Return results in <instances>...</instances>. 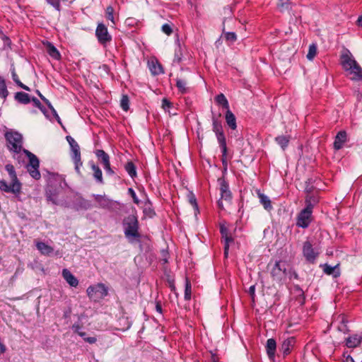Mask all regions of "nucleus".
Returning a JSON list of instances; mask_svg holds the SVG:
<instances>
[{"label": "nucleus", "mask_w": 362, "mask_h": 362, "mask_svg": "<svg viewBox=\"0 0 362 362\" xmlns=\"http://www.w3.org/2000/svg\"><path fill=\"white\" fill-rule=\"evenodd\" d=\"M124 235L127 238H135L139 236L138 233L139 224L137 218L130 215L124 220Z\"/></svg>", "instance_id": "f257e3e1"}, {"label": "nucleus", "mask_w": 362, "mask_h": 362, "mask_svg": "<svg viewBox=\"0 0 362 362\" xmlns=\"http://www.w3.org/2000/svg\"><path fill=\"white\" fill-rule=\"evenodd\" d=\"M86 293L90 299L98 301L107 296L108 290L105 284L100 283L88 286L86 289Z\"/></svg>", "instance_id": "f03ea898"}, {"label": "nucleus", "mask_w": 362, "mask_h": 362, "mask_svg": "<svg viewBox=\"0 0 362 362\" xmlns=\"http://www.w3.org/2000/svg\"><path fill=\"white\" fill-rule=\"evenodd\" d=\"M10 151L19 153L22 148V136L18 132H7L5 135Z\"/></svg>", "instance_id": "7ed1b4c3"}, {"label": "nucleus", "mask_w": 362, "mask_h": 362, "mask_svg": "<svg viewBox=\"0 0 362 362\" xmlns=\"http://www.w3.org/2000/svg\"><path fill=\"white\" fill-rule=\"evenodd\" d=\"M66 140L69 144L71 149V157L75 164V169L77 173H80V167L82 165L81 159L80 147L78 143L71 136H66Z\"/></svg>", "instance_id": "20e7f679"}, {"label": "nucleus", "mask_w": 362, "mask_h": 362, "mask_svg": "<svg viewBox=\"0 0 362 362\" xmlns=\"http://www.w3.org/2000/svg\"><path fill=\"white\" fill-rule=\"evenodd\" d=\"M288 264L284 261H277L271 269V275L276 281H281L286 278Z\"/></svg>", "instance_id": "39448f33"}, {"label": "nucleus", "mask_w": 362, "mask_h": 362, "mask_svg": "<svg viewBox=\"0 0 362 362\" xmlns=\"http://www.w3.org/2000/svg\"><path fill=\"white\" fill-rule=\"evenodd\" d=\"M24 152L29 158V163L27 165V170L29 172L32 177L35 180L40 178V173L39 172V160L33 153H30L27 150H24Z\"/></svg>", "instance_id": "423d86ee"}, {"label": "nucleus", "mask_w": 362, "mask_h": 362, "mask_svg": "<svg viewBox=\"0 0 362 362\" xmlns=\"http://www.w3.org/2000/svg\"><path fill=\"white\" fill-rule=\"evenodd\" d=\"M312 213L313 211L310 210V206L303 209L297 217L296 225L303 228L308 227L312 220Z\"/></svg>", "instance_id": "0eeeda50"}, {"label": "nucleus", "mask_w": 362, "mask_h": 362, "mask_svg": "<svg viewBox=\"0 0 362 362\" xmlns=\"http://www.w3.org/2000/svg\"><path fill=\"white\" fill-rule=\"evenodd\" d=\"M303 254L305 259L310 263H315L319 252L315 251L309 241H305L303 245Z\"/></svg>", "instance_id": "6e6552de"}, {"label": "nucleus", "mask_w": 362, "mask_h": 362, "mask_svg": "<svg viewBox=\"0 0 362 362\" xmlns=\"http://www.w3.org/2000/svg\"><path fill=\"white\" fill-rule=\"evenodd\" d=\"M11 184H8L4 180L0 181V189L6 192H11L18 195L21 190V184L18 180H11Z\"/></svg>", "instance_id": "1a4fd4ad"}, {"label": "nucleus", "mask_w": 362, "mask_h": 362, "mask_svg": "<svg viewBox=\"0 0 362 362\" xmlns=\"http://www.w3.org/2000/svg\"><path fill=\"white\" fill-rule=\"evenodd\" d=\"M95 35L98 41L103 45H105L107 42H110L112 40L111 35L109 34L107 27L103 23H99L98 25L95 30Z\"/></svg>", "instance_id": "9d476101"}, {"label": "nucleus", "mask_w": 362, "mask_h": 362, "mask_svg": "<svg viewBox=\"0 0 362 362\" xmlns=\"http://www.w3.org/2000/svg\"><path fill=\"white\" fill-rule=\"evenodd\" d=\"M95 155L103 163L104 169L106 170L107 173L112 175L114 171L110 167L109 156L103 150H97Z\"/></svg>", "instance_id": "9b49d317"}, {"label": "nucleus", "mask_w": 362, "mask_h": 362, "mask_svg": "<svg viewBox=\"0 0 362 362\" xmlns=\"http://www.w3.org/2000/svg\"><path fill=\"white\" fill-rule=\"evenodd\" d=\"M341 64L345 71H348L352 66L355 65L357 62L353 57L351 53L349 50H346L341 56Z\"/></svg>", "instance_id": "f8f14e48"}, {"label": "nucleus", "mask_w": 362, "mask_h": 362, "mask_svg": "<svg viewBox=\"0 0 362 362\" xmlns=\"http://www.w3.org/2000/svg\"><path fill=\"white\" fill-rule=\"evenodd\" d=\"M362 342L361 334H353L345 339V344L348 348H356Z\"/></svg>", "instance_id": "ddd939ff"}, {"label": "nucleus", "mask_w": 362, "mask_h": 362, "mask_svg": "<svg viewBox=\"0 0 362 362\" xmlns=\"http://www.w3.org/2000/svg\"><path fill=\"white\" fill-rule=\"evenodd\" d=\"M220 231L222 238L224 239V255L226 257L228 254L229 245L233 242V239L228 235L227 228L223 226H221Z\"/></svg>", "instance_id": "4468645a"}, {"label": "nucleus", "mask_w": 362, "mask_h": 362, "mask_svg": "<svg viewBox=\"0 0 362 362\" xmlns=\"http://www.w3.org/2000/svg\"><path fill=\"white\" fill-rule=\"evenodd\" d=\"M276 349V341L271 338L267 341L266 350L268 357L270 360L274 361L275 358V353Z\"/></svg>", "instance_id": "2eb2a0df"}, {"label": "nucleus", "mask_w": 362, "mask_h": 362, "mask_svg": "<svg viewBox=\"0 0 362 362\" xmlns=\"http://www.w3.org/2000/svg\"><path fill=\"white\" fill-rule=\"evenodd\" d=\"M347 71H349V74L351 75V79L352 81L362 80V69L357 62L355 63V65L352 66Z\"/></svg>", "instance_id": "dca6fc26"}, {"label": "nucleus", "mask_w": 362, "mask_h": 362, "mask_svg": "<svg viewBox=\"0 0 362 362\" xmlns=\"http://www.w3.org/2000/svg\"><path fill=\"white\" fill-rule=\"evenodd\" d=\"M62 276L71 286L76 287L78 286V279L67 269H64L62 270Z\"/></svg>", "instance_id": "f3484780"}, {"label": "nucleus", "mask_w": 362, "mask_h": 362, "mask_svg": "<svg viewBox=\"0 0 362 362\" xmlns=\"http://www.w3.org/2000/svg\"><path fill=\"white\" fill-rule=\"evenodd\" d=\"M347 134L345 131H340L336 136L334 142V147L337 150L342 148L344 144L346 141Z\"/></svg>", "instance_id": "a211bd4d"}, {"label": "nucleus", "mask_w": 362, "mask_h": 362, "mask_svg": "<svg viewBox=\"0 0 362 362\" xmlns=\"http://www.w3.org/2000/svg\"><path fill=\"white\" fill-rule=\"evenodd\" d=\"M295 341L296 340L293 337L288 338L283 341L280 350L284 355H288L290 353L291 348L294 346Z\"/></svg>", "instance_id": "6ab92c4d"}, {"label": "nucleus", "mask_w": 362, "mask_h": 362, "mask_svg": "<svg viewBox=\"0 0 362 362\" xmlns=\"http://www.w3.org/2000/svg\"><path fill=\"white\" fill-rule=\"evenodd\" d=\"M36 247L37 249L40 252V253L43 255H50L53 251L54 249L50 245H48L45 243L43 242H37L36 243Z\"/></svg>", "instance_id": "aec40b11"}, {"label": "nucleus", "mask_w": 362, "mask_h": 362, "mask_svg": "<svg viewBox=\"0 0 362 362\" xmlns=\"http://www.w3.org/2000/svg\"><path fill=\"white\" fill-rule=\"evenodd\" d=\"M95 200L98 205L103 208H110L112 206V201L105 196L95 195Z\"/></svg>", "instance_id": "412c9836"}, {"label": "nucleus", "mask_w": 362, "mask_h": 362, "mask_svg": "<svg viewBox=\"0 0 362 362\" xmlns=\"http://www.w3.org/2000/svg\"><path fill=\"white\" fill-rule=\"evenodd\" d=\"M149 70L151 74L153 75H158L163 73V69L161 65L157 62L154 60L149 61L148 63Z\"/></svg>", "instance_id": "4be33fe9"}, {"label": "nucleus", "mask_w": 362, "mask_h": 362, "mask_svg": "<svg viewBox=\"0 0 362 362\" xmlns=\"http://www.w3.org/2000/svg\"><path fill=\"white\" fill-rule=\"evenodd\" d=\"M226 121L227 124L232 129H235L237 127L236 118L234 114L230 110H226Z\"/></svg>", "instance_id": "5701e85b"}, {"label": "nucleus", "mask_w": 362, "mask_h": 362, "mask_svg": "<svg viewBox=\"0 0 362 362\" xmlns=\"http://www.w3.org/2000/svg\"><path fill=\"white\" fill-rule=\"evenodd\" d=\"M220 147L221 148L222 156L225 157L227 153L226 141L223 133L216 134Z\"/></svg>", "instance_id": "b1692460"}, {"label": "nucleus", "mask_w": 362, "mask_h": 362, "mask_svg": "<svg viewBox=\"0 0 362 362\" xmlns=\"http://www.w3.org/2000/svg\"><path fill=\"white\" fill-rule=\"evenodd\" d=\"M338 265L330 266L327 264L323 265V271L328 275H333L334 277L339 276V272L337 270Z\"/></svg>", "instance_id": "393cba45"}, {"label": "nucleus", "mask_w": 362, "mask_h": 362, "mask_svg": "<svg viewBox=\"0 0 362 362\" xmlns=\"http://www.w3.org/2000/svg\"><path fill=\"white\" fill-rule=\"evenodd\" d=\"M15 99L23 104H28L30 101L29 95L23 92L16 93L15 95Z\"/></svg>", "instance_id": "a878e982"}, {"label": "nucleus", "mask_w": 362, "mask_h": 362, "mask_svg": "<svg viewBox=\"0 0 362 362\" xmlns=\"http://www.w3.org/2000/svg\"><path fill=\"white\" fill-rule=\"evenodd\" d=\"M91 168L93 171V176L96 181L99 183H103V173L100 168L95 165L94 163H91Z\"/></svg>", "instance_id": "bb28decb"}, {"label": "nucleus", "mask_w": 362, "mask_h": 362, "mask_svg": "<svg viewBox=\"0 0 362 362\" xmlns=\"http://www.w3.org/2000/svg\"><path fill=\"white\" fill-rule=\"evenodd\" d=\"M215 100L218 105H222L226 110H230L228 100L223 93L218 95L216 97Z\"/></svg>", "instance_id": "cd10ccee"}, {"label": "nucleus", "mask_w": 362, "mask_h": 362, "mask_svg": "<svg viewBox=\"0 0 362 362\" xmlns=\"http://www.w3.org/2000/svg\"><path fill=\"white\" fill-rule=\"evenodd\" d=\"M277 144L284 150L288 144L289 138L286 136H279L275 139Z\"/></svg>", "instance_id": "c85d7f7f"}, {"label": "nucleus", "mask_w": 362, "mask_h": 362, "mask_svg": "<svg viewBox=\"0 0 362 362\" xmlns=\"http://www.w3.org/2000/svg\"><path fill=\"white\" fill-rule=\"evenodd\" d=\"M8 95L4 79L0 76V97L5 99Z\"/></svg>", "instance_id": "c756f323"}, {"label": "nucleus", "mask_w": 362, "mask_h": 362, "mask_svg": "<svg viewBox=\"0 0 362 362\" xmlns=\"http://www.w3.org/2000/svg\"><path fill=\"white\" fill-rule=\"evenodd\" d=\"M259 197L261 204L264 206L265 209L269 210L272 209L271 201L268 197H267L266 195H264L263 194H260L259 195Z\"/></svg>", "instance_id": "7c9ffc66"}, {"label": "nucleus", "mask_w": 362, "mask_h": 362, "mask_svg": "<svg viewBox=\"0 0 362 362\" xmlns=\"http://www.w3.org/2000/svg\"><path fill=\"white\" fill-rule=\"evenodd\" d=\"M187 83L185 80L181 79V78H177L176 80V86L179 90L184 93H186L187 90Z\"/></svg>", "instance_id": "2f4dec72"}, {"label": "nucleus", "mask_w": 362, "mask_h": 362, "mask_svg": "<svg viewBox=\"0 0 362 362\" xmlns=\"http://www.w3.org/2000/svg\"><path fill=\"white\" fill-rule=\"evenodd\" d=\"M125 170L131 177H134L136 175V167L133 163L129 162L125 165Z\"/></svg>", "instance_id": "473e14b6"}, {"label": "nucleus", "mask_w": 362, "mask_h": 362, "mask_svg": "<svg viewBox=\"0 0 362 362\" xmlns=\"http://www.w3.org/2000/svg\"><path fill=\"white\" fill-rule=\"evenodd\" d=\"M339 320L340 321L341 325L338 326V330L346 333L348 332V328L346 326L347 320H346L344 316H339Z\"/></svg>", "instance_id": "72a5a7b5"}, {"label": "nucleus", "mask_w": 362, "mask_h": 362, "mask_svg": "<svg viewBox=\"0 0 362 362\" xmlns=\"http://www.w3.org/2000/svg\"><path fill=\"white\" fill-rule=\"evenodd\" d=\"M317 46L315 44H312L309 46L308 52L307 54V58L308 60H313L317 54Z\"/></svg>", "instance_id": "f704fd0d"}, {"label": "nucleus", "mask_w": 362, "mask_h": 362, "mask_svg": "<svg viewBox=\"0 0 362 362\" xmlns=\"http://www.w3.org/2000/svg\"><path fill=\"white\" fill-rule=\"evenodd\" d=\"M213 131L216 134L223 133L221 122L215 118L213 119Z\"/></svg>", "instance_id": "c9c22d12"}, {"label": "nucleus", "mask_w": 362, "mask_h": 362, "mask_svg": "<svg viewBox=\"0 0 362 362\" xmlns=\"http://www.w3.org/2000/svg\"><path fill=\"white\" fill-rule=\"evenodd\" d=\"M47 52L54 59H57L60 57V54H59L58 50L51 44H49L47 47Z\"/></svg>", "instance_id": "e433bc0d"}, {"label": "nucleus", "mask_w": 362, "mask_h": 362, "mask_svg": "<svg viewBox=\"0 0 362 362\" xmlns=\"http://www.w3.org/2000/svg\"><path fill=\"white\" fill-rule=\"evenodd\" d=\"M317 203V199L314 196H308L305 199V208H308L310 204V210L313 211V206Z\"/></svg>", "instance_id": "4c0bfd02"}, {"label": "nucleus", "mask_w": 362, "mask_h": 362, "mask_svg": "<svg viewBox=\"0 0 362 362\" xmlns=\"http://www.w3.org/2000/svg\"><path fill=\"white\" fill-rule=\"evenodd\" d=\"M120 106L124 111H127L129 109V100L127 95H122L120 100Z\"/></svg>", "instance_id": "58836bf2"}, {"label": "nucleus", "mask_w": 362, "mask_h": 362, "mask_svg": "<svg viewBox=\"0 0 362 362\" xmlns=\"http://www.w3.org/2000/svg\"><path fill=\"white\" fill-rule=\"evenodd\" d=\"M6 170H7V172L8 173V174L10 175L11 180H13V181L18 180L17 178L14 168L12 165H10V164L6 165Z\"/></svg>", "instance_id": "ea45409f"}, {"label": "nucleus", "mask_w": 362, "mask_h": 362, "mask_svg": "<svg viewBox=\"0 0 362 362\" xmlns=\"http://www.w3.org/2000/svg\"><path fill=\"white\" fill-rule=\"evenodd\" d=\"M40 98L47 105L49 108L52 110V113L55 116V117L57 119L58 122H60V118H59V115H57L56 110H54V108L53 107V106L50 103V102L46 98H45L42 95H40Z\"/></svg>", "instance_id": "a19ab883"}, {"label": "nucleus", "mask_w": 362, "mask_h": 362, "mask_svg": "<svg viewBox=\"0 0 362 362\" xmlns=\"http://www.w3.org/2000/svg\"><path fill=\"white\" fill-rule=\"evenodd\" d=\"M12 78H13V80L15 81V83L19 87L22 88L23 89H24L25 90H30L29 87H28L27 86L24 85L23 83L21 82V81L19 80L17 74L15 73V71L12 72Z\"/></svg>", "instance_id": "79ce46f5"}, {"label": "nucleus", "mask_w": 362, "mask_h": 362, "mask_svg": "<svg viewBox=\"0 0 362 362\" xmlns=\"http://www.w3.org/2000/svg\"><path fill=\"white\" fill-rule=\"evenodd\" d=\"M144 213L150 218H152L155 215V212L151 208V204L150 203H146Z\"/></svg>", "instance_id": "37998d69"}, {"label": "nucleus", "mask_w": 362, "mask_h": 362, "mask_svg": "<svg viewBox=\"0 0 362 362\" xmlns=\"http://www.w3.org/2000/svg\"><path fill=\"white\" fill-rule=\"evenodd\" d=\"M106 18L110 20L113 24H115L114 20V9L112 6H107L106 8Z\"/></svg>", "instance_id": "c03bdc74"}, {"label": "nucleus", "mask_w": 362, "mask_h": 362, "mask_svg": "<svg viewBox=\"0 0 362 362\" xmlns=\"http://www.w3.org/2000/svg\"><path fill=\"white\" fill-rule=\"evenodd\" d=\"M188 200L189 202L192 204L195 211H198V205L197 203L196 198L192 193H189L188 194Z\"/></svg>", "instance_id": "a18cd8bd"}, {"label": "nucleus", "mask_w": 362, "mask_h": 362, "mask_svg": "<svg viewBox=\"0 0 362 362\" xmlns=\"http://www.w3.org/2000/svg\"><path fill=\"white\" fill-rule=\"evenodd\" d=\"M225 38L227 41L233 42L237 40V36L233 32H228L225 33Z\"/></svg>", "instance_id": "49530a36"}, {"label": "nucleus", "mask_w": 362, "mask_h": 362, "mask_svg": "<svg viewBox=\"0 0 362 362\" xmlns=\"http://www.w3.org/2000/svg\"><path fill=\"white\" fill-rule=\"evenodd\" d=\"M289 1L290 0H279V3L278 4V8L281 11H284L285 9H287L289 6Z\"/></svg>", "instance_id": "de8ad7c7"}, {"label": "nucleus", "mask_w": 362, "mask_h": 362, "mask_svg": "<svg viewBox=\"0 0 362 362\" xmlns=\"http://www.w3.org/2000/svg\"><path fill=\"white\" fill-rule=\"evenodd\" d=\"M191 298V285L190 283L187 281L185 285V298L189 300Z\"/></svg>", "instance_id": "09e8293b"}, {"label": "nucleus", "mask_w": 362, "mask_h": 362, "mask_svg": "<svg viewBox=\"0 0 362 362\" xmlns=\"http://www.w3.org/2000/svg\"><path fill=\"white\" fill-rule=\"evenodd\" d=\"M171 105V103L168 99L163 98L162 100V108L165 112H169V109L170 108Z\"/></svg>", "instance_id": "8fccbe9b"}, {"label": "nucleus", "mask_w": 362, "mask_h": 362, "mask_svg": "<svg viewBox=\"0 0 362 362\" xmlns=\"http://www.w3.org/2000/svg\"><path fill=\"white\" fill-rule=\"evenodd\" d=\"M221 192L228 191V185L224 180H218Z\"/></svg>", "instance_id": "3c124183"}, {"label": "nucleus", "mask_w": 362, "mask_h": 362, "mask_svg": "<svg viewBox=\"0 0 362 362\" xmlns=\"http://www.w3.org/2000/svg\"><path fill=\"white\" fill-rule=\"evenodd\" d=\"M162 31L168 35H170L173 32L171 26L168 23L163 25Z\"/></svg>", "instance_id": "603ef678"}, {"label": "nucleus", "mask_w": 362, "mask_h": 362, "mask_svg": "<svg viewBox=\"0 0 362 362\" xmlns=\"http://www.w3.org/2000/svg\"><path fill=\"white\" fill-rule=\"evenodd\" d=\"M128 192L131 195V197H132V199L134 200V202L136 204H139V200L138 197H136V194L134 190L132 188H129Z\"/></svg>", "instance_id": "864d4df0"}, {"label": "nucleus", "mask_w": 362, "mask_h": 362, "mask_svg": "<svg viewBox=\"0 0 362 362\" xmlns=\"http://www.w3.org/2000/svg\"><path fill=\"white\" fill-rule=\"evenodd\" d=\"M221 199L228 201L231 198V193L230 190L221 192Z\"/></svg>", "instance_id": "5fc2aeb1"}, {"label": "nucleus", "mask_w": 362, "mask_h": 362, "mask_svg": "<svg viewBox=\"0 0 362 362\" xmlns=\"http://www.w3.org/2000/svg\"><path fill=\"white\" fill-rule=\"evenodd\" d=\"M73 330L76 332L79 336L84 337L86 336V333L80 331V327L78 325H74L72 327Z\"/></svg>", "instance_id": "6e6d98bb"}, {"label": "nucleus", "mask_w": 362, "mask_h": 362, "mask_svg": "<svg viewBox=\"0 0 362 362\" xmlns=\"http://www.w3.org/2000/svg\"><path fill=\"white\" fill-rule=\"evenodd\" d=\"M84 340L89 343V344H94L96 342L97 339L94 337H83Z\"/></svg>", "instance_id": "4d7b16f0"}, {"label": "nucleus", "mask_w": 362, "mask_h": 362, "mask_svg": "<svg viewBox=\"0 0 362 362\" xmlns=\"http://www.w3.org/2000/svg\"><path fill=\"white\" fill-rule=\"evenodd\" d=\"M32 101L33 102L34 105H35L36 107H39L40 110H42V104H41V103L40 102V100H39L38 99H37V98H33L32 99Z\"/></svg>", "instance_id": "13d9d810"}, {"label": "nucleus", "mask_w": 362, "mask_h": 362, "mask_svg": "<svg viewBox=\"0 0 362 362\" xmlns=\"http://www.w3.org/2000/svg\"><path fill=\"white\" fill-rule=\"evenodd\" d=\"M47 1L55 8H58L59 6V0H47Z\"/></svg>", "instance_id": "bf43d9fd"}, {"label": "nucleus", "mask_w": 362, "mask_h": 362, "mask_svg": "<svg viewBox=\"0 0 362 362\" xmlns=\"http://www.w3.org/2000/svg\"><path fill=\"white\" fill-rule=\"evenodd\" d=\"M47 199L50 202H52L54 204H57V199L52 195H47Z\"/></svg>", "instance_id": "052dcab7"}, {"label": "nucleus", "mask_w": 362, "mask_h": 362, "mask_svg": "<svg viewBox=\"0 0 362 362\" xmlns=\"http://www.w3.org/2000/svg\"><path fill=\"white\" fill-rule=\"evenodd\" d=\"M255 286L254 285L251 286L249 288V293L252 296V297H253L255 296Z\"/></svg>", "instance_id": "680f3d73"}, {"label": "nucleus", "mask_w": 362, "mask_h": 362, "mask_svg": "<svg viewBox=\"0 0 362 362\" xmlns=\"http://www.w3.org/2000/svg\"><path fill=\"white\" fill-rule=\"evenodd\" d=\"M345 362H355L353 358L350 356H347L346 358Z\"/></svg>", "instance_id": "e2e57ef3"}, {"label": "nucleus", "mask_w": 362, "mask_h": 362, "mask_svg": "<svg viewBox=\"0 0 362 362\" xmlns=\"http://www.w3.org/2000/svg\"><path fill=\"white\" fill-rule=\"evenodd\" d=\"M0 351L1 353H4L6 351V346L4 344H0Z\"/></svg>", "instance_id": "0e129e2a"}, {"label": "nucleus", "mask_w": 362, "mask_h": 362, "mask_svg": "<svg viewBox=\"0 0 362 362\" xmlns=\"http://www.w3.org/2000/svg\"><path fill=\"white\" fill-rule=\"evenodd\" d=\"M357 23L358 25L362 26V15L358 17Z\"/></svg>", "instance_id": "69168bd1"}, {"label": "nucleus", "mask_w": 362, "mask_h": 362, "mask_svg": "<svg viewBox=\"0 0 362 362\" xmlns=\"http://www.w3.org/2000/svg\"><path fill=\"white\" fill-rule=\"evenodd\" d=\"M156 308L158 312L161 313V306L159 304H157Z\"/></svg>", "instance_id": "338daca9"}, {"label": "nucleus", "mask_w": 362, "mask_h": 362, "mask_svg": "<svg viewBox=\"0 0 362 362\" xmlns=\"http://www.w3.org/2000/svg\"><path fill=\"white\" fill-rule=\"evenodd\" d=\"M218 204L219 207H221V208H222V207H223V205H222V201H221V200H219V201L218 202Z\"/></svg>", "instance_id": "774afa93"}]
</instances>
